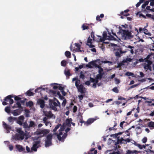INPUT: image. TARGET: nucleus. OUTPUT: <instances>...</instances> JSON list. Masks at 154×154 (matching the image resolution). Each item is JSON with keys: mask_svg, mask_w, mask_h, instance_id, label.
<instances>
[{"mask_svg": "<svg viewBox=\"0 0 154 154\" xmlns=\"http://www.w3.org/2000/svg\"><path fill=\"white\" fill-rule=\"evenodd\" d=\"M113 34L119 39H122L126 40L133 37V35L131 33L127 30H122L121 31H119L117 33V36L115 33Z\"/></svg>", "mask_w": 154, "mask_h": 154, "instance_id": "obj_1", "label": "nucleus"}, {"mask_svg": "<svg viewBox=\"0 0 154 154\" xmlns=\"http://www.w3.org/2000/svg\"><path fill=\"white\" fill-rule=\"evenodd\" d=\"M99 74H98L95 79L91 78L90 81L91 82H93V84L92 85V87L94 88H95L96 87L97 84L98 82V80L100 79L103 76L102 72L103 71V69L97 65V66Z\"/></svg>", "mask_w": 154, "mask_h": 154, "instance_id": "obj_2", "label": "nucleus"}, {"mask_svg": "<svg viewBox=\"0 0 154 154\" xmlns=\"http://www.w3.org/2000/svg\"><path fill=\"white\" fill-rule=\"evenodd\" d=\"M16 131L18 133L16 134L14 136V139L15 140H23L24 138L25 135V133L22 130L21 128H18L17 129Z\"/></svg>", "mask_w": 154, "mask_h": 154, "instance_id": "obj_3", "label": "nucleus"}, {"mask_svg": "<svg viewBox=\"0 0 154 154\" xmlns=\"http://www.w3.org/2000/svg\"><path fill=\"white\" fill-rule=\"evenodd\" d=\"M49 132L48 130H39L36 131L35 132V134L37 135H39V137H42L46 135Z\"/></svg>", "mask_w": 154, "mask_h": 154, "instance_id": "obj_4", "label": "nucleus"}, {"mask_svg": "<svg viewBox=\"0 0 154 154\" xmlns=\"http://www.w3.org/2000/svg\"><path fill=\"white\" fill-rule=\"evenodd\" d=\"M145 62L143 64L144 69L146 71L149 70L150 71H152V68L151 65L152 63V62L146 58L145 59Z\"/></svg>", "mask_w": 154, "mask_h": 154, "instance_id": "obj_5", "label": "nucleus"}, {"mask_svg": "<svg viewBox=\"0 0 154 154\" xmlns=\"http://www.w3.org/2000/svg\"><path fill=\"white\" fill-rule=\"evenodd\" d=\"M134 99H138V103H140V101L143 102L145 101L146 103H150L152 102V101L146 97H141L139 96V95H137L134 97Z\"/></svg>", "mask_w": 154, "mask_h": 154, "instance_id": "obj_6", "label": "nucleus"}, {"mask_svg": "<svg viewBox=\"0 0 154 154\" xmlns=\"http://www.w3.org/2000/svg\"><path fill=\"white\" fill-rule=\"evenodd\" d=\"M11 95H10L7 96L5 99V101L2 103L3 105H6L8 104H11L13 103L14 101L11 99L12 97Z\"/></svg>", "mask_w": 154, "mask_h": 154, "instance_id": "obj_7", "label": "nucleus"}, {"mask_svg": "<svg viewBox=\"0 0 154 154\" xmlns=\"http://www.w3.org/2000/svg\"><path fill=\"white\" fill-rule=\"evenodd\" d=\"M17 107H19L18 109L12 111L11 112V113L13 114L14 116H15L20 115L24 109L23 106Z\"/></svg>", "mask_w": 154, "mask_h": 154, "instance_id": "obj_8", "label": "nucleus"}, {"mask_svg": "<svg viewBox=\"0 0 154 154\" xmlns=\"http://www.w3.org/2000/svg\"><path fill=\"white\" fill-rule=\"evenodd\" d=\"M34 143L32 147L31 148V149L32 151L36 152L37 150V149L41 146L40 141H34Z\"/></svg>", "mask_w": 154, "mask_h": 154, "instance_id": "obj_9", "label": "nucleus"}, {"mask_svg": "<svg viewBox=\"0 0 154 154\" xmlns=\"http://www.w3.org/2000/svg\"><path fill=\"white\" fill-rule=\"evenodd\" d=\"M13 97H14L15 100L16 101V103L17 106H20L25 102V100H21V98L19 96H14Z\"/></svg>", "mask_w": 154, "mask_h": 154, "instance_id": "obj_10", "label": "nucleus"}, {"mask_svg": "<svg viewBox=\"0 0 154 154\" xmlns=\"http://www.w3.org/2000/svg\"><path fill=\"white\" fill-rule=\"evenodd\" d=\"M112 45L114 47L113 48L114 50L116 51L115 52L116 56L118 57H120L121 56V54H122L120 53L119 51H118L119 47L115 44H112Z\"/></svg>", "mask_w": 154, "mask_h": 154, "instance_id": "obj_11", "label": "nucleus"}, {"mask_svg": "<svg viewBox=\"0 0 154 154\" xmlns=\"http://www.w3.org/2000/svg\"><path fill=\"white\" fill-rule=\"evenodd\" d=\"M118 139V140L117 141V144H119V143H126L127 142L129 143L130 142V140L129 139L127 138L125 140H124L122 137H121L120 139H119V137Z\"/></svg>", "mask_w": 154, "mask_h": 154, "instance_id": "obj_12", "label": "nucleus"}, {"mask_svg": "<svg viewBox=\"0 0 154 154\" xmlns=\"http://www.w3.org/2000/svg\"><path fill=\"white\" fill-rule=\"evenodd\" d=\"M98 61L97 60L95 61H93L89 63L88 64L86 65V66L88 67L89 68H92L94 67H97V65L96 63Z\"/></svg>", "mask_w": 154, "mask_h": 154, "instance_id": "obj_13", "label": "nucleus"}, {"mask_svg": "<svg viewBox=\"0 0 154 154\" xmlns=\"http://www.w3.org/2000/svg\"><path fill=\"white\" fill-rule=\"evenodd\" d=\"M96 119L95 118H91L88 119L87 121L84 122V125L87 126H88L93 123Z\"/></svg>", "mask_w": 154, "mask_h": 154, "instance_id": "obj_14", "label": "nucleus"}, {"mask_svg": "<svg viewBox=\"0 0 154 154\" xmlns=\"http://www.w3.org/2000/svg\"><path fill=\"white\" fill-rule=\"evenodd\" d=\"M94 36V34L93 32H92L91 33V37L93 38L94 41H95L97 42H102L103 41L102 39L101 38V36H97V38H95Z\"/></svg>", "mask_w": 154, "mask_h": 154, "instance_id": "obj_15", "label": "nucleus"}, {"mask_svg": "<svg viewBox=\"0 0 154 154\" xmlns=\"http://www.w3.org/2000/svg\"><path fill=\"white\" fill-rule=\"evenodd\" d=\"M135 30L137 32V34L136 35H138L137 37L138 38V41L141 42H143V40L142 39V38L140 37V35L141 34V33H140V32L142 30H143L141 28H140L139 30H138L137 29L135 28Z\"/></svg>", "mask_w": 154, "mask_h": 154, "instance_id": "obj_16", "label": "nucleus"}, {"mask_svg": "<svg viewBox=\"0 0 154 154\" xmlns=\"http://www.w3.org/2000/svg\"><path fill=\"white\" fill-rule=\"evenodd\" d=\"M3 126L4 128L6 130L7 133L10 132V130L11 129V127L7 124L5 122H3Z\"/></svg>", "mask_w": 154, "mask_h": 154, "instance_id": "obj_17", "label": "nucleus"}, {"mask_svg": "<svg viewBox=\"0 0 154 154\" xmlns=\"http://www.w3.org/2000/svg\"><path fill=\"white\" fill-rule=\"evenodd\" d=\"M127 48L128 47L123 45L120 48H119L118 51H119L120 53L124 54L127 51Z\"/></svg>", "mask_w": 154, "mask_h": 154, "instance_id": "obj_18", "label": "nucleus"}, {"mask_svg": "<svg viewBox=\"0 0 154 154\" xmlns=\"http://www.w3.org/2000/svg\"><path fill=\"white\" fill-rule=\"evenodd\" d=\"M72 121V118L67 119L65 121L66 125L68 127H71V124Z\"/></svg>", "mask_w": 154, "mask_h": 154, "instance_id": "obj_19", "label": "nucleus"}, {"mask_svg": "<svg viewBox=\"0 0 154 154\" xmlns=\"http://www.w3.org/2000/svg\"><path fill=\"white\" fill-rule=\"evenodd\" d=\"M92 38H91L90 37H89L87 41V45L90 48H93L94 47V46L92 44Z\"/></svg>", "mask_w": 154, "mask_h": 154, "instance_id": "obj_20", "label": "nucleus"}, {"mask_svg": "<svg viewBox=\"0 0 154 154\" xmlns=\"http://www.w3.org/2000/svg\"><path fill=\"white\" fill-rule=\"evenodd\" d=\"M82 119V116L81 113L79 112L77 116V119L78 122H79L81 123L82 124L83 123H84L85 122Z\"/></svg>", "mask_w": 154, "mask_h": 154, "instance_id": "obj_21", "label": "nucleus"}, {"mask_svg": "<svg viewBox=\"0 0 154 154\" xmlns=\"http://www.w3.org/2000/svg\"><path fill=\"white\" fill-rule=\"evenodd\" d=\"M15 147L18 151L20 152L24 151L25 150V148L21 145L17 144L16 145Z\"/></svg>", "mask_w": 154, "mask_h": 154, "instance_id": "obj_22", "label": "nucleus"}, {"mask_svg": "<svg viewBox=\"0 0 154 154\" xmlns=\"http://www.w3.org/2000/svg\"><path fill=\"white\" fill-rule=\"evenodd\" d=\"M62 131H59V134L56 132H54V134L57 136V139L60 141L62 140V137H61V136L63 135Z\"/></svg>", "mask_w": 154, "mask_h": 154, "instance_id": "obj_23", "label": "nucleus"}, {"mask_svg": "<svg viewBox=\"0 0 154 154\" xmlns=\"http://www.w3.org/2000/svg\"><path fill=\"white\" fill-rule=\"evenodd\" d=\"M45 115L48 118H51L54 116V118H55V116L52 113V112L51 111H49V112H47L45 113Z\"/></svg>", "mask_w": 154, "mask_h": 154, "instance_id": "obj_24", "label": "nucleus"}, {"mask_svg": "<svg viewBox=\"0 0 154 154\" xmlns=\"http://www.w3.org/2000/svg\"><path fill=\"white\" fill-rule=\"evenodd\" d=\"M132 111H134L135 112L134 116L136 117H137L138 115L137 114L140 112V108L139 106H137V108H133L132 109Z\"/></svg>", "mask_w": 154, "mask_h": 154, "instance_id": "obj_25", "label": "nucleus"}, {"mask_svg": "<svg viewBox=\"0 0 154 154\" xmlns=\"http://www.w3.org/2000/svg\"><path fill=\"white\" fill-rule=\"evenodd\" d=\"M140 152V151H137L136 150L132 151L130 150H128L126 154H137Z\"/></svg>", "mask_w": 154, "mask_h": 154, "instance_id": "obj_26", "label": "nucleus"}, {"mask_svg": "<svg viewBox=\"0 0 154 154\" xmlns=\"http://www.w3.org/2000/svg\"><path fill=\"white\" fill-rule=\"evenodd\" d=\"M37 104L38 105H40V106H44V101L42 100L38 99L37 100Z\"/></svg>", "mask_w": 154, "mask_h": 154, "instance_id": "obj_27", "label": "nucleus"}, {"mask_svg": "<svg viewBox=\"0 0 154 154\" xmlns=\"http://www.w3.org/2000/svg\"><path fill=\"white\" fill-rule=\"evenodd\" d=\"M77 88L78 89V91L81 93H83L85 90V88L82 85H80L79 86H78Z\"/></svg>", "mask_w": 154, "mask_h": 154, "instance_id": "obj_28", "label": "nucleus"}, {"mask_svg": "<svg viewBox=\"0 0 154 154\" xmlns=\"http://www.w3.org/2000/svg\"><path fill=\"white\" fill-rule=\"evenodd\" d=\"M52 145L51 141L46 140L45 142V146L46 147H48Z\"/></svg>", "mask_w": 154, "mask_h": 154, "instance_id": "obj_29", "label": "nucleus"}, {"mask_svg": "<svg viewBox=\"0 0 154 154\" xmlns=\"http://www.w3.org/2000/svg\"><path fill=\"white\" fill-rule=\"evenodd\" d=\"M135 145L138 147L140 149H142L143 148L146 149V146L144 145H142L137 143H136Z\"/></svg>", "mask_w": 154, "mask_h": 154, "instance_id": "obj_30", "label": "nucleus"}, {"mask_svg": "<svg viewBox=\"0 0 154 154\" xmlns=\"http://www.w3.org/2000/svg\"><path fill=\"white\" fill-rule=\"evenodd\" d=\"M118 99L119 100H121V101H123V103L122 104V106L125 105V104L126 103H127V100L124 98L122 97H119L118 98Z\"/></svg>", "mask_w": 154, "mask_h": 154, "instance_id": "obj_31", "label": "nucleus"}, {"mask_svg": "<svg viewBox=\"0 0 154 154\" xmlns=\"http://www.w3.org/2000/svg\"><path fill=\"white\" fill-rule=\"evenodd\" d=\"M16 119V118L14 117L11 116L8 118V120L9 122L13 123L14 121Z\"/></svg>", "mask_w": 154, "mask_h": 154, "instance_id": "obj_32", "label": "nucleus"}, {"mask_svg": "<svg viewBox=\"0 0 154 154\" xmlns=\"http://www.w3.org/2000/svg\"><path fill=\"white\" fill-rule=\"evenodd\" d=\"M132 60V59H131V58L127 57L125 59H124L123 61H122V63H128L130 62L131 61V60Z\"/></svg>", "mask_w": 154, "mask_h": 154, "instance_id": "obj_33", "label": "nucleus"}, {"mask_svg": "<svg viewBox=\"0 0 154 154\" xmlns=\"http://www.w3.org/2000/svg\"><path fill=\"white\" fill-rule=\"evenodd\" d=\"M52 103L53 104V106H59L60 105V102L57 100L53 101Z\"/></svg>", "mask_w": 154, "mask_h": 154, "instance_id": "obj_34", "label": "nucleus"}, {"mask_svg": "<svg viewBox=\"0 0 154 154\" xmlns=\"http://www.w3.org/2000/svg\"><path fill=\"white\" fill-rule=\"evenodd\" d=\"M143 30L144 31V33L146 35H147L149 36H151V34L150 32H149L145 28H144L143 29Z\"/></svg>", "mask_w": 154, "mask_h": 154, "instance_id": "obj_35", "label": "nucleus"}, {"mask_svg": "<svg viewBox=\"0 0 154 154\" xmlns=\"http://www.w3.org/2000/svg\"><path fill=\"white\" fill-rule=\"evenodd\" d=\"M136 129L137 134H139L141 133L142 131L141 130V128L140 127L138 126L137 127Z\"/></svg>", "mask_w": 154, "mask_h": 154, "instance_id": "obj_36", "label": "nucleus"}, {"mask_svg": "<svg viewBox=\"0 0 154 154\" xmlns=\"http://www.w3.org/2000/svg\"><path fill=\"white\" fill-rule=\"evenodd\" d=\"M148 126L149 127L152 128V129L154 128V122H150L148 123Z\"/></svg>", "mask_w": 154, "mask_h": 154, "instance_id": "obj_37", "label": "nucleus"}, {"mask_svg": "<svg viewBox=\"0 0 154 154\" xmlns=\"http://www.w3.org/2000/svg\"><path fill=\"white\" fill-rule=\"evenodd\" d=\"M59 84L56 83H53L51 84L50 85L53 86V88L54 89H55L58 88L59 86L58 85Z\"/></svg>", "mask_w": 154, "mask_h": 154, "instance_id": "obj_38", "label": "nucleus"}, {"mask_svg": "<svg viewBox=\"0 0 154 154\" xmlns=\"http://www.w3.org/2000/svg\"><path fill=\"white\" fill-rule=\"evenodd\" d=\"M5 111L8 113H10L11 112L10 106H6L5 109Z\"/></svg>", "mask_w": 154, "mask_h": 154, "instance_id": "obj_39", "label": "nucleus"}, {"mask_svg": "<svg viewBox=\"0 0 154 154\" xmlns=\"http://www.w3.org/2000/svg\"><path fill=\"white\" fill-rule=\"evenodd\" d=\"M52 137V135L51 134H48L47 137V140H48L51 141Z\"/></svg>", "mask_w": 154, "mask_h": 154, "instance_id": "obj_40", "label": "nucleus"}, {"mask_svg": "<svg viewBox=\"0 0 154 154\" xmlns=\"http://www.w3.org/2000/svg\"><path fill=\"white\" fill-rule=\"evenodd\" d=\"M129 11V10H125L124 11V12H122L121 14H123L124 16H127L129 15V14H128L127 13Z\"/></svg>", "mask_w": 154, "mask_h": 154, "instance_id": "obj_41", "label": "nucleus"}, {"mask_svg": "<svg viewBox=\"0 0 154 154\" xmlns=\"http://www.w3.org/2000/svg\"><path fill=\"white\" fill-rule=\"evenodd\" d=\"M61 126V124H59L57 125L53 129V131L54 132H55Z\"/></svg>", "mask_w": 154, "mask_h": 154, "instance_id": "obj_42", "label": "nucleus"}, {"mask_svg": "<svg viewBox=\"0 0 154 154\" xmlns=\"http://www.w3.org/2000/svg\"><path fill=\"white\" fill-rule=\"evenodd\" d=\"M26 94L27 95L29 96H32L34 95V94L32 92H31L30 90L26 92Z\"/></svg>", "mask_w": 154, "mask_h": 154, "instance_id": "obj_43", "label": "nucleus"}, {"mask_svg": "<svg viewBox=\"0 0 154 154\" xmlns=\"http://www.w3.org/2000/svg\"><path fill=\"white\" fill-rule=\"evenodd\" d=\"M57 95L59 97V98L61 100L63 99L64 98V97L63 96H62L60 94L59 91L57 92Z\"/></svg>", "mask_w": 154, "mask_h": 154, "instance_id": "obj_44", "label": "nucleus"}, {"mask_svg": "<svg viewBox=\"0 0 154 154\" xmlns=\"http://www.w3.org/2000/svg\"><path fill=\"white\" fill-rule=\"evenodd\" d=\"M60 128L59 130V131H63L65 128V125H64V123L62 125H61V126H60Z\"/></svg>", "mask_w": 154, "mask_h": 154, "instance_id": "obj_45", "label": "nucleus"}, {"mask_svg": "<svg viewBox=\"0 0 154 154\" xmlns=\"http://www.w3.org/2000/svg\"><path fill=\"white\" fill-rule=\"evenodd\" d=\"M134 48V47L133 46H128V48H129L130 49V50L129 51H130V52L132 54H133L134 52L133 49Z\"/></svg>", "mask_w": 154, "mask_h": 154, "instance_id": "obj_46", "label": "nucleus"}, {"mask_svg": "<svg viewBox=\"0 0 154 154\" xmlns=\"http://www.w3.org/2000/svg\"><path fill=\"white\" fill-rule=\"evenodd\" d=\"M23 127L25 128H29V125H28L26 122H25L23 124Z\"/></svg>", "mask_w": 154, "mask_h": 154, "instance_id": "obj_47", "label": "nucleus"}, {"mask_svg": "<svg viewBox=\"0 0 154 154\" xmlns=\"http://www.w3.org/2000/svg\"><path fill=\"white\" fill-rule=\"evenodd\" d=\"M67 135V133H66V132L65 133H64L63 134V135L62 137V140L61 141L62 142H63L64 140V139L66 137Z\"/></svg>", "mask_w": 154, "mask_h": 154, "instance_id": "obj_48", "label": "nucleus"}, {"mask_svg": "<svg viewBox=\"0 0 154 154\" xmlns=\"http://www.w3.org/2000/svg\"><path fill=\"white\" fill-rule=\"evenodd\" d=\"M45 89H47V88H42V87H40L37 88L35 90V92H38V91L39 90H45Z\"/></svg>", "mask_w": 154, "mask_h": 154, "instance_id": "obj_49", "label": "nucleus"}, {"mask_svg": "<svg viewBox=\"0 0 154 154\" xmlns=\"http://www.w3.org/2000/svg\"><path fill=\"white\" fill-rule=\"evenodd\" d=\"M65 54L67 57H70L71 55V53L69 51H67L65 52Z\"/></svg>", "mask_w": 154, "mask_h": 154, "instance_id": "obj_50", "label": "nucleus"}, {"mask_svg": "<svg viewBox=\"0 0 154 154\" xmlns=\"http://www.w3.org/2000/svg\"><path fill=\"white\" fill-rule=\"evenodd\" d=\"M103 35V39H108V38H107L106 37L107 33L106 32H104Z\"/></svg>", "mask_w": 154, "mask_h": 154, "instance_id": "obj_51", "label": "nucleus"}, {"mask_svg": "<svg viewBox=\"0 0 154 154\" xmlns=\"http://www.w3.org/2000/svg\"><path fill=\"white\" fill-rule=\"evenodd\" d=\"M33 105V103L32 101H29L26 103V106H32Z\"/></svg>", "mask_w": 154, "mask_h": 154, "instance_id": "obj_52", "label": "nucleus"}, {"mask_svg": "<svg viewBox=\"0 0 154 154\" xmlns=\"http://www.w3.org/2000/svg\"><path fill=\"white\" fill-rule=\"evenodd\" d=\"M125 75H127V76H132L133 77V75H134V74L132 72H127L125 73Z\"/></svg>", "mask_w": 154, "mask_h": 154, "instance_id": "obj_53", "label": "nucleus"}, {"mask_svg": "<svg viewBox=\"0 0 154 154\" xmlns=\"http://www.w3.org/2000/svg\"><path fill=\"white\" fill-rule=\"evenodd\" d=\"M65 73L66 76H69L71 75L69 71V70H66L65 71Z\"/></svg>", "mask_w": 154, "mask_h": 154, "instance_id": "obj_54", "label": "nucleus"}, {"mask_svg": "<svg viewBox=\"0 0 154 154\" xmlns=\"http://www.w3.org/2000/svg\"><path fill=\"white\" fill-rule=\"evenodd\" d=\"M24 119V117L23 116H21L18 117V120L23 121Z\"/></svg>", "mask_w": 154, "mask_h": 154, "instance_id": "obj_55", "label": "nucleus"}, {"mask_svg": "<svg viewBox=\"0 0 154 154\" xmlns=\"http://www.w3.org/2000/svg\"><path fill=\"white\" fill-rule=\"evenodd\" d=\"M34 125V122L31 121L30 122V123L29 125V128L31 127H33Z\"/></svg>", "mask_w": 154, "mask_h": 154, "instance_id": "obj_56", "label": "nucleus"}, {"mask_svg": "<svg viewBox=\"0 0 154 154\" xmlns=\"http://www.w3.org/2000/svg\"><path fill=\"white\" fill-rule=\"evenodd\" d=\"M80 83V81L79 80H76L75 82V85L76 87H78L79 86V85Z\"/></svg>", "mask_w": 154, "mask_h": 154, "instance_id": "obj_57", "label": "nucleus"}, {"mask_svg": "<svg viewBox=\"0 0 154 154\" xmlns=\"http://www.w3.org/2000/svg\"><path fill=\"white\" fill-rule=\"evenodd\" d=\"M66 64V61L65 60H63L61 63V65L62 66H65Z\"/></svg>", "mask_w": 154, "mask_h": 154, "instance_id": "obj_58", "label": "nucleus"}, {"mask_svg": "<svg viewBox=\"0 0 154 154\" xmlns=\"http://www.w3.org/2000/svg\"><path fill=\"white\" fill-rule=\"evenodd\" d=\"M75 46L78 48L79 49L78 51H82L80 49V45L78 44L75 43Z\"/></svg>", "mask_w": 154, "mask_h": 154, "instance_id": "obj_59", "label": "nucleus"}, {"mask_svg": "<svg viewBox=\"0 0 154 154\" xmlns=\"http://www.w3.org/2000/svg\"><path fill=\"white\" fill-rule=\"evenodd\" d=\"M143 143H145L147 141V138L146 137H144L142 140Z\"/></svg>", "mask_w": 154, "mask_h": 154, "instance_id": "obj_60", "label": "nucleus"}, {"mask_svg": "<svg viewBox=\"0 0 154 154\" xmlns=\"http://www.w3.org/2000/svg\"><path fill=\"white\" fill-rule=\"evenodd\" d=\"M123 101H117L116 102V104L117 105H121L123 103Z\"/></svg>", "mask_w": 154, "mask_h": 154, "instance_id": "obj_61", "label": "nucleus"}, {"mask_svg": "<svg viewBox=\"0 0 154 154\" xmlns=\"http://www.w3.org/2000/svg\"><path fill=\"white\" fill-rule=\"evenodd\" d=\"M112 91L116 93H117L118 92V89L116 87H115L112 89Z\"/></svg>", "mask_w": 154, "mask_h": 154, "instance_id": "obj_62", "label": "nucleus"}, {"mask_svg": "<svg viewBox=\"0 0 154 154\" xmlns=\"http://www.w3.org/2000/svg\"><path fill=\"white\" fill-rule=\"evenodd\" d=\"M115 82L116 84H118L120 82V80L119 79L116 78L115 79Z\"/></svg>", "mask_w": 154, "mask_h": 154, "instance_id": "obj_63", "label": "nucleus"}, {"mask_svg": "<svg viewBox=\"0 0 154 154\" xmlns=\"http://www.w3.org/2000/svg\"><path fill=\"white\" fill-rule=\"evenodd\" d=\"M17 124H19V125H22L23 124V121H20V120H18L17 121Z\"/></svg>", "mask_w": 154, "mask_h": 154, "instance_id": "obj_64", "label": "nucleus"}]
</instances>
